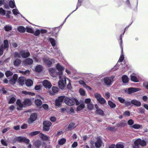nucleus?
Returning <instances> with one entry per match:
<instances>
[{
	"instance_id": "nucleus-20",
	"label": "nucleus",
	"mask_w": 148,
	"mask_h": 148,
	"mask_svg": "<svg viewBox=\"0 0 148 148\" xmlns=\"http://www.w3.org/2000/svg\"><path fill=\"white\" fill-rule=\"evenodd\" d=\"M122 82L124 84L128 83L129 81V78L126 75H124L122 76Z\"/></svg>"
},
{
	"instance_id": "nucleus-5",
	"label": "nucleus",
	"mask_w": 148,
	"mask_h": 148,
	"mask_svg": "<svg viewBox=\"0 0 148 148\" xmlns=\"http://www.w3.org/2000/svg\"><path fill=\"white\" fill-rule=\"evenodd\" d=\"M114 76H112L110 77H106L103 79V81L105 84L108 86H110L112 84L113 79L114 78Z\"/></svg>"
},
{
	"instance_id": "nucleus-45",
	"label": "nucleus",
	"mask_w": 148,
	"mask_h": 148,
	"mask_svg": "<svg viewBox=\"0 0 148 148\" xmlns=\"http://www.w3.org/2000/svg\"><path fill=\"white\" fill-rule=\"evenodd\" d=\"M79 92L81 95L84 96L85 95V92L84 89L82 88H80L79 90Z\"/></svg>"
},
{
	"instance_id": "nucleus-38",
	"label": "nucleus",
	"mask_w": 148,
	"mask_h": 148,
	"mask_svg": "<svg viewBox=\"0 0 148 148\" xmlns=\"http://www.w3.org/2000/svg\"><path fill=\"white\" fill-rule=\"evenodd\" d=\"M16 103L20 108L23 107V106H24L23 103H21V101L19 99H17L16 102Z\"/></svg>"
},
{
	"instance_id": "nucleus-61",
	"label": "nucleus",
	"mask_w": 148,
	"mask_h": 148,
	"mask_svg": "<svg viewBox=\"0 0 148 148\" xmlns=\"http://www.w3.org/2000/svg\"><path fill=\"white\" fill-rule=\"evenodd\" d=\"M127 123L129 125H131L133 124L134 122L132 119H130L128 120L127 122Z\"/></svg>"
},
{
	"instance_id": "nucleus-64",
	"label": "nucleus",
	"mask_w": 148,
	"mask_h": 148,
	"mask_svg": "<svg viewBox=\"0 0 148 148\" xmlns=\"http://www.w3.org/2000/svg\"><path fill=\"white\" fill-rule=\"evenodd\" d=\"M140 146L138 144H136L135 141L134 142V145L132 146V148H139Z\"/></svg>"
},
{
	"instance_id": "nucleus-2",
	"label": "nucleus",
	"mask_w": 148,
	"mask_h": 148,
	"mask_svg": "<svg viewBox=\"0 0 148 148\" xmlns=\"http://www.w3.org/2000/svg\"><path fill=\"white\" fill-rule=\"evenodd\" d=\"M75 103L77 105L79 104V101L76 99L73 98H69L68 97L65 98V103L69 106H72Z\"/></svg>"
},
{
	"instance_id": "nucleus-36",
	"label": "nucleus",
	"mask_w": 148,
	"mask_h": 148,
	"mask_svg": "<svg viewBox=\"0 0 148 148\" xmlns=\"http://www.w3.org/2000/svg\"><path fill=\"white\" fill-rule=\"evenodd\" d=\"M24 78L23 77H20L18 78L19 83L21 85H23V84H24Z\"/></svg>"
},
{
	"instance_id": "nucleus-3",
	"label": "nucleus",
	"mask_w": 148,
	"mask_h": 148,
	"mask_svg": "<svg viewBox=\"0 0 148 148\" xmlns=\"http://www.w3.org/2000/svg\"><path fill=\"white\" fill-rule=\"evenodd\" d=\"M96 141L95 140L93 139V140H91L90 141V144L92 145H93L94 144V142L95 141V147L97 148H99L101 146L102 141L98 137L96 138Z\"/></svg>"
},
{
	"instance_id": "nucleus-12",
	"label": "nucleus",
	"mask_w": 148,
	"mask_h": 148,
	"mask_svg": "<svg viewBox=\"0 0 148 148\" xmlns=\"http://www.w3.org/2000/svg\"><path fill=\"white\" fill-rule=\"evenodd\" d=\"M135 143L136 144L140 145L142 147L145 146L147 145L146 142L145 140L140 138H138L135 140Z\"/></svg>"
},
{
	"instance_id": "nucleus-58",
	"label": "nucleus",
	"mask_w": 148,
	"mask_h": 148,
	"mask_svg": "<svg viewBox=\"0 0 148 148\" xmlns=\"http://www.w3.org/2000/svg\"><path fill=\"white\" fill-rule=\"evenodd\" d=\"M16 81L12 79L9 81V83L10 84L14 85L16 83Z\"/></svg>"
},
{
	"instance_id": "nucleus-37",
	"label": "nucleus",
	"mask_w": 148,
	"mask_h": 148,
	"mask_svg": "<svg viewBox=\"0 0 148 148\" xmlns=\"http://www.w3.org/2000/svg\"><path fill=\"white\" fill-rule=\"evenodd\" d=\"M49 40L51 42L52 46L54 47L56 45V41L54 38H50L49 39Z\"/></svg>"
},
{
	"instance_id": "nucleus-52",
	"label": "nucleus",
	"mask_w": 148,
	"mask_h": 148,
	"mask_svg": "<svg viewBox=\"0 0 148 148\" xmlns=\"http://www.w3.org/2000/svg\"><path fill=\"white\" fill-rule=\"evenodd\" d=\"M21 54H20V50L19 51V52L18 53L17 52H16L14 54V57H18V58H21Z\"/></svg>"
},
{
	"instance_id": "nucleus-39",
	"label": "nucleus",
	"mask_w": 148,
	"mask_h": 148,
	"mask_svg": "<svg viewBox=\"0 0 148 148\" xmlns=\"http://www.w3.org/2000/svg\"><path fill=\"white\" fill-rule=\"evenodd\" d=\"M76 127L75 124L73 123H71L69 125L68 128L70 130L72 129L75 128Z\"/></svg>"
},
{
	"instance_id": "nucleus-57",
	"label": "nucleus",
	"mask_w": 148,
	"mask_h": 148,
	"mask_svg": "<svg viewBox=\"0 0 148 148\" xmlns=\"http://www.w3.org/2000/svg\"><path fill=\"white\" fill-rule=\"evenodd\" d=\"M79 84L82 85L84 87H85L86 85L85 82L82 80L79 81Z\"/></svg>"
},
{
	"instance_id": "nucleus-26",
	"label": "nucleus",
	"mask_w": 148,
	"mask_h": 148,
	"mask_svg": "<svg viewBox=\"0 0 148 148\" xmlns=\"http://www.w3.org/2000/svg\"><path fill=\"white\" fill-rule=\"evenodd\" d=\"M42 66L40 65H37L35 69V71L38 72H40L42 71Z\"/></svg>"
},
{
	"instance_id": "nucleus-41",
	"label": "nucleus",
	"mask_w": 148,
	"mask_h": 148,
	"mask_svg": "<svg viewBox=\"0 0 148 148\" xmlns=\"http://www.w3.org/2000/svg\"><path fill=\"white\" fill-rule=\"evenodd\" d=\"M40 131H38L33 132L30 133L29 135L30 136H34L40 133Z\"/></svg>"
},
{
	"instance_id": "nucleus-17",
	"label": "nucleus",
	"mask_w": 148,
	"mask_h": 148,
	"mask_svg": "<svg viewBox=\"0 0 148 148\" xmlns=\"http://www.w3.org/2000/svg\"><path fill=\"white\" fill-rule=\"evenodd\" d=\"M52 90L53 92H51V91H49L50 95H54L55 93H58L59 91L58 88L55 86H53L52 87Z\"/></svg>"
},
{
	"instance_id": "nucleus-42",
	"label": "nucleus",
	"mask_w": 148,
	"mask_h": 148,
	"mask_svg": "<svg viewBox=\"0 0 148 148\" xmlns=\"http://www.w3.org/2000/svg\"><path fill=\"white\" fill-rule=\"evenodd\" d=\"M15 5L14 3L12 1L10 0L9 1V6L12 8H14Z\"/></svg>"
},
{
	"instance_id": "nucleus-7",
	"label": "nucleus",
	"mask_w": 148,
	"mask_h": 148,
	"mask_svg": "<svg viewBox=\"0 0 148 148\" xmlns=\"http://www.w3.org/2000/svg\"><path fill=\"white\" fill-rule=\"evenodd\" d=\"M20 54H21V57L23 58H27L30 55V53L27 50H20Z\"/></svg>"
},
{
	"instance_id": "nucleus-19",
	"label": "nucleus",
	"mask_w": 148,
	"mask_h": 148,
	"mask_svg": "<svg viewBox=\"0 0 148 148\" xmlns=\"http://www.w3.org/2000/svg\"><path fill=\"white\" fill-rule=\"evenodd\" d=\"M131 80L135 82H138L139 80L138 78L135 76L134 73H133L130 75Z\"/></svg>"
},
{
	"instance_id": "nucleus-10",
	"label": "nucleus",
	"mask_w": 148,
	"mask_h": 148,
	"mask_svg": "<svg viewBox=\"0 0 148 148\" xmlns=\"http://www.w3.org/2000/svg\"><path fill=\"white\" fill-rule=\"evenodd\" d=\"M37 117V114L35 113H33L30 116L28 120V123H32L35 121Z\"/></svg>"
},
{
	"instance_id": "nucleus-40",
	"label": "nucleus",
	"mask_w": 148,
	"mask_h": 148,
	"mask_svg": "<svg viewBox=\"0 0 148 148\" xmlns=\"http://www.w3.org/2000/svg\"><path fill=\"white\" fill-rule=\"evenodd\" d=\"M26 32H27L32 34L34 33V31L32 28H30L28 27H26Z\"/></svg>"
},
{
	"instance_id": "nucleus-23",
	"label": "nucleus",
	"mask_w": 148,
	"mask_h": 148,
	"mask_svg": "<svg viewBox=\"0 0 148 148\" xmlns=\"http://www.w3.org/2000/svg\"><path fill=\"white\" fill-rule=\"evenodd\" d=\"M33 82L31 79H27L25 82L26 85L28 87H29L32 86L33 84Z\"/></svg>"
},
{
	"instance_id": "nucleus-9",
	"label": "nucleus",
	"mask_w": 148,
	"mask_h": 148,
	"mask_svg": "<svg viewBox=\"0 0 148 148\" xmlns=\"http://www.w3.org/2000/svg\"><path fill=\"white\" fill-rule=\"evenodd\" d=\"M17 141L19 143H25L26 144H29L30 140L26 138L25 137H22L21 136L17 137Z\"/></svg>"
},
{
	"instance_id": "nucleus-29",
	"label": "nucleus",
	"mask_w": 148,
	"mask_h": 148,
	"mask_svg": "<svg viewBox=\"0 0 148 148\" xmlns=\"http://www.w3.org/2000/svg\"><path fill=\"white\" fill-rule=\"evenodd\" d=\"M121 56L119 58V62H122L123 60L124 59V56L123 55V47L121 46Z\"/></svg>"
},
{
	"instance_id": "nucleus-8",
	"label": "nucleus",
	"mask_w": 148,
	"mask_h": 148,
	"mask_svg": "<svg viewBox=\"0 0 148 148\" xmlns=\"http://www.w3.org/2000/svg\"><path fill=\"white\" fill-rule=\"evenodd\" d=\"M64 97V96L59 97L55 100V105L58 107L60 106Z\"/></svg>"
},
{
	"instance_id": "nucleus-46",
	"label": "nucleus",
	"mask_w": 148,
	"mask_h": 148,
	"mask_svg": "<svg viewBox=\"0 0 148 148\" xmlns=\"http://www.w3.org/2000/svg\"><path fill=\"white\" fill-rule=\"evenodd\" d=\"M124 145L123 143H118L116 144V148H123Z\"/></svg>"
},
{
	"instance_id": "nucleus-63",
	"label": "nucleus",
	"mask_w": 148,
	"mask_h": 148,
	"mask_svg": "<svg viewBox=\"0 0 148 148\" xmlns=\"http://www.w3.org/2000/svg\"><path fill=\"white\" fill-rule=\"evenodd\" d=\"M125 123L124 121H122L119 124L118 126L119 127L121 126H123L125 125Z\"/></svg>"
},
{
	"instance_id": "nucleus-54",
	"label": "nucleus",
	"mask_w": 148,
	"mask_h": 148,
	"mask_svg": "<svg viewBox=\"0 0 148 148\" xmlns=\"http://www.w3.org/2000/svg\"><path fill=\"white\" fill-rule=\"evenodd\" d=\"M1 144L3 146H8V144L6 143V141L3 139H2L1 140Z\"/></svg>"
},
{
	"instance_id": "nucleus-32",
	"label": "nucleus",
	"mask_w": 148,
	"mask_h": 148,
	"mask_svg": "<svg viewBox=\"0 0 148 148\" xmlns=\"http://www.w3.org/2000/svg\"><path fill=\"white\" fill-rule=\"evenodd\" d=\"M34 103L36 105L38 106H40L42 104V102L40 99H36Z\"/></svg>"
},
{
	"instance_id": "nucleus-48",
	"label": "nucleus",
	"mask_w": 148,
	"mask_h": 148,
	"mask_svg": "<svg viewBox=\"0 0 148 148\" xmlns=\"http://www.w3.org/2000/svg\"><path fill=\"white\" fill-rule=\"evenodd\" d=\"M96 112L98 114L100 115H103L104 114L103 111L101 109H97L96 110Z\"/></svg>"
},
{
	"instance_id": "nucleus-44",
	"label": "nucleus",
	"mask_w": 148,
	"mask_h": 148,
	"mask_svg": "<svg viewBox=\"0 0 148 148\" xmlns=\"http://www.w3.org/2000/svg\"><path fill=\"white\" fill-rule=\"evenodd\" d=\"M13 74V73L10 71H7L5 72V75L7 77L10 76Z\"/></svg>"
},
{
	"instance_id": "nucleus-14",
	"label": "nucleus",
	"mask_w": 148,
	"mask_h": 148,
	"mask_svg": "<svg viewBox=\"0 0 148 148\" xmlns=\"http://www.w3.org/2000/svg\"><path fill=\"white\" fill-rule=\"evenodd\" d=\"M23 62L25 65H31L33 64V61L31 58H28L23 61Z\"/></svg>"
},
{
	"instance_id": "nucleus-13",
	"label": "nucleus",
	"mask_w": 148,
	"mask_h": 148,
	"mask_svg": "<svg viewBox=\"0 0 148 148\" xmlns=\"http://www.w3.org/2000/svg\"><path fill=\"white\" fill-rule=\"evenodd\" d=\"M23 103L25 107L30 106L32 104L31 99L29 98L25 99L23 102Z\"/></svg>"
},
{
	"instance_id": "nucleus-53",
	"label": "nucleus",
	"mask_w": 148,
	"mask_h": 148,
	"mask_svg": "<svg viewBox=\"0 0 148 148\" xmlns=\"http://www.w3.org/2000/svg\"><path fill=\"white\" fill-rule=\"evenodd\" d=\"M16 99L14 97H12L10 99V101L8 102L9 104L13 103L15 101Z\"/></svg>"
},
{
	"instance_id": "nucleus-22",
	"label": "nucleus",
	"mask_w": 148,
	"mask_h": 148,
	"mask_svg": "<svg viewBox=\"0 0 148 148\" xmlns=\"http://www.w3.org/2000/svg\"><path fill=\"white\" fill-rule=\"evenodd\" d=\"M17 30L20 32L23 33L26 31V28L23 26H19L17 28Z\"/></svg>"
},
{
	"instance_id": "nucleus-47",
	"label": "nucleus",
	"mask_w": 148,
	"mask_h": 148,
	"mask_svg": "<svg viewBox=\"0 0 148 148\" xmlns=\"http://www.w3.org/2000/svg\"><path fill=\"white\" fill-rule=\"evenodd\" d=\"M58 144L60 145H62L65 143V138H62L58 141Z\"/></svg>"
},
{
	"instance_id": "nucleus-56",
	"label": "nucleus",
	"mask_w": 148,
	"mask_h": 148,
	"mask_svg": "<svg viewBox=\"0 0 148 148\" xmlns=\"http://www.w3.org/2000/svg\"><path fill=\"white\" fill-rule=\"evenodd\" d=\"M0 14L2 15H4L5 14V10L2 8H0Z\"/></svg>"
},
{
	"instance_id": "nucleus-33",
	"label": "nucleus",
	"mask_w": 148,
	"mask_h": 148,
	"mask_svg": "<svg viewBox=\"0 0 148 148\" xmlns=\"http://www.w3.org/2000/svg\"><path fill=\"white\" fill-rule=\"evenodd\" d=\"M4 29L6 31L8 32L12 29V27L9 25H6L4 27Z\"/></svg>"
},
{
	"instance_id": "nucleus-25",
	"label": "nucleus",
	"mask_w": 148,
	"mask_h": 148,
	"mask_svg": "<svg viewBox=\"0 0 148 148\" xmlns=\"http://www.w3.org/2000/svg\"><path fill=\"white\" fill-rule=\"evenodd\" d=\"M21 60L20 59H16L14 62V65L16 66H18L21 63Z\"/></svg>"
},
{
	"instance_id": "nucleus-24",
	"label": "nucleus",
	"mask_w": 148,
	"mask_h": 148,
	"mask_svg": "<svg viewBox=\"0 0 148 148\" xmlns=\"http://www.w3.org/2000/svg\"><path fill=\"white\" fill-rule=\"evenodd\" d=\"M85 107V104L84 103H81L78 106L77 109V111H79L82 110Z\"/></svg>"
},
{
	"instance_id": "nucleus-31",
	"label": "nucleus",
	"mask_w": 148,
	"mask_h": 148,
	"mask_svg": "<svg viewBox=\"0 0 148 148\" xmlns=\"http://www.w3.org/2000/svg\"><path fill=\"white\" fill-rule=\"evenodd\" d=\"M99 103L101 104H104L106 102V101L105 99L103 97H101L98 101Z\"/></svg>"
},
{
	"instance_id": "nucleus-34",
	"label": "nucleus",
	"mask_w": 148,
	"mask_h": 148,
	"mask_svg": "<svg viewBox=\"0 0 148 148\" xmlns=\"http://www.w3.org/2000/svg\"><path fill=\"white\" fill-rule=\"evenodd\" d=\"M94 97L95 99H97L98 101L99 99H100L101 97V96L99 93L97 92H95L94 94Z\"/></svg>"
},
{
	"instance_id": "nucleus-50",
	"label": "nucleus",
	"mask_w": 148,
	"mask_h": 148,
	"mask_svg": "<svg viewBox=\"0 0 148 148\" xmlns=\"http://www.w3.org/2000/svg\"><path fill=\"white\" fill-rule=\"evenodd\" d=\"M132 127L135 129H138L141 127V126L139 124H135L132 126Z\"/></svg>"
},
{
	"instance_id": "nucleus-21",
	"label": "nucleus",
	"mask_w": 148,
	"mask_h": 148,
	"mask_svg": "<svg viewBox=\"0 0 148 148\" xmlns=\"http://www.w3.org/2000/svg\"><path fill=\"white\" fill-rule=\"evenodd\" d=\"M34 145L36 148H39L41 145V142L39 140H37L35 142Z\"/></svg>"
},
{
	"instance_id": "nucleus-49",
	"label": "nucleus",
	"mask_w": 148,
	"mask_h": 148,
	"mask_svg": "<svg viewBox=\"0 0 148 148\" xmlns=\"http://www.w3.org/2000/svg\"><path fill=\"white\" fill-rule=\"evenodd\" d=\"M5 49L3 47V45H2L0 46V55L3 54V51Z\"/></svg>"
},
{
	"instance_id": "nucleus-55",
	"label": "nucleus",
	"mask_w": 148,
	"mask_h": 148,
	"mask_svg": "<svg viewBox=\"0 0 148 148\" xmlns=\"http://www.w3.org/2000/svg\"><path fill=\"white\" fill-rule=\"evenodd\" d=\"M33 34L34 35L36 36H38L40 34V30L38 29H37L34 32Z\"/></svg>"
},
{
	"instance_id": "nucleus-60",
	"label": "nucleus",
	"mask_w": 148,
	"mask_h": 148,
	"mask_svg": "<svg viewBox=\"0 0 148 148\" xmlns=\"http://www.w3.org/2000/svg\"><path fill=\"white\" fill-rule=\"evenodd\" d=\"M118 100L121 103H123L125 102V99L121 97H118Z\"/></svg>"
},
{
	"instance_id": "nucleus-11",
	"label": "nucleus",
	"mask_w": 148,
	"mask_h": 148,
	"mask_svg": "<svg viewBox=\"0 0 148 148\" xmlns=\"http://www.w3.org/2000/svg\"><path fill=\"white\" fill-rule=\"evenodd\" d=\"M140 90V89L138 88L131 87L130 88L128 89H125V91L126 92H128L129 94H131L132 93L136 92Z\"/></svg>"
},
{
	"instance_id": "nucleus-43",
	"label": "nucleus",
	"mask_w": 148,
	"mask_h": 148,
	"mask_svg": "<svg viewBox=\"0 0 148 148\" xmlns=\"http://www.w3.org/2000/svg\"><path fill=\"white\" fill-rule=\"evenodd\" d=\"M59 27H56L54 28L53 30L52 33L53 34H57V33L59 31Z\"/></svg>"
},
{
	"instance_id": "nucleus-30",
	"label": "nucleus",
	"mask_w": 148,
	"mask_h": 148,
	"mask_svg": "<svg viewBox=\"0 0 148 148\" xmlns=\"http://www.w3.org/2000/svg\"><path fill=\"white\" fill-rule=\"evenodd\" d=\"M108 104L111 108H114L116 106V104L111 101H108Z\"/></svg>"
},
{
	"instance_id": "nucleus-15",
	"label": "nucleus",
	"mask_w": 148,
	"mask_h": 148,
	"mask_svg": "<svg viewBox=\"0 0 148 148\" xmlns=\"http://www.w3.org/2000/svg\"><path fill=\"white\" fill-rule=\"evenodd\" d=\"M43 85L45 88L48 89L50 88L52 86L51 84L47 80H44L43 82Z\"/></svg>"
},
{
	"instance_id": "nucleus-28",
	"label": "nucleus",
	"mask_w": 148,
	"mask_h": 148,
	"mask_svg": "<svg viewBox=\"0 0 148 148\" xmlns=\"http://www.w3.org/2000/svg\"><path fill=\"white\" fill-rule=\"evenodd\" d=\"M4 45L3 47L5 49H8L9 47L8 41L7 39L4 40L3 41Z\"/></svg>"
},
{
	"instance_id": "nucleus-35",
	"label": "nucleus",
	"mask_w": 148,
	"mask_h": 148,
	"mask_svg": "<svg viewBox=\"0 0 148 148\" xmlns=\"http://www.w3.org/2000/svg\"><path fill=\"white\" fill-rule=\"evenodd\" d=\"M22 93L23 94H24L25 95H29L31 96H34L35 95L34 93L31 92H27L25 91H22Z\"/></svg>"
},
{
	"instance_id": "nucleus-62",
	"label": "nucleus",
	"mask_w": 148,
	"mask_h": 148,
	"mask_svg": "<svg viewBox=\"0 0 148 148\" xmlns=\"http://www.w3.org/2000/svg\"><path fill=\"white\" fill-rule=\"evenodd\" d=\"M91 101L90 99L89 98L86 99L85 100V102L86 103L88 104L90 103V102Z\"/></svg>"
},
{
	"instance_id": "nucleus-4",
	"label": "nucleus",
	"mask_w": 148,
	"mask_h": 148,
	"mask_svg": "<svg viewBox=\"0 0 148 148\" xmlns=\"http://www.w3.org/2000/svg\"><path fill=\"white\" fill-rule=\"evenodd\" d=\"M51 123L49 121H45L43 122V129L44 131H48L50 129V127L51 125Z\"/></svg>"
},
{
	"instance_id": "nucleus-51",
	"label": "nucleus",
	"mask_w": 148,
	"mask_h": 148,
	"mask_svg": "<svg viewBox=\"0 0 148 148\" xmlns=\"http://www.w3.org/2000/svg\"><path fill=\"white\" fill-rule=\"evenodd\" d=\"M87 108L88 109L92 110L93 108V105L92 103H90L87 104Z\"/></svg>"
},
{
	"instance_id": "nucleus-6",
	"label": "nucleus",
	"mask_w": 148,
	"mask_h": 148,
	"mask_svg": "<svg viewBox=\"0 0 148 148\" xmlns=\"http://www.w3.org/2000/svg\"><path fill=\"white\" fill-rule=\"evenodd\" d=\"M43 63L49 67H50L54 62V60L53 59H50L49 58H44L43 59Z\"/></svg>"
},
{
	"instance_id": "nucleus-16",
	"label": "nucleus",
	"mask_w": 148,
	"mask_h": 148,
	"mask_svg": "<svg viewBox=\"0 0 148 148\" xmlns=\"http://www.w3.org/2000/svg\"><path fill=\"white\" fill-rule=\"evenodd\" d=\"M131 103L137 107L140 106L141 104V103L139 101L136 99L132 100L131 101Z\"/></svg>"
},
{
	"instance_id": "nucleus-18",
	"label": "nucleus",
	"mask_w": 148,
	"mask_h": 148,
	"mask_svg": "<svg viewBox=\"0 0 148 148\" xmlns=\"http://www.w3.org/2000/svg\"><path fill=\"white\" fill-rule=\"evenodd\" d=\"M40 137L43 140H48L50 138L49 136H47L46 135L42 133L40 134Z\"/></svg>"
},
{
	"instance_id": "nucleus-1",
	"label": "nucleus",
	"mask_w": 148,
	"mask_h": 148,
	"mask_svg": "<svg viewBox=\"0 0 148 148\" xmlns=\"http://www.w3.org/2000/svg\"><path fill=\"white\" fill-rule=\"evenodd\" d=\"M56 69L59 71L57 72V74L55 75L53 77H55L57 75H59V77L60 80L58 82V86L59 88L62 89H64L65 87V84L64 83V80L61 78L62 75V71L64 70V67L61 66L59 63H58L56 65Z\"/></svg>"
},
{
	"instance_id": "nucleus-59",
	"label": "nucleus",
	"mask_w": 148,
	"mask_h": 148,
	"mask_svg": "<svg viewBox=\"0 0 148 148\" xmlns=\"http://www.w3.org/2000/svg\"><path fill=\"white\" fill-rule=\"evenodd\" d=\"M123 115L125 116H129L130 115V113L129 111H126L123 113Z\"/></svg>"
},
{
	"instance_id": "nucleus-27",
	"label": "nucleus",
	"mask_w": 148,
	"mask_h": 148,
	"mask_svg": "<svg viewBox=\"0 0 148 148\" xmlns=\"http://www.w3.org/2000/svg\"><path fill=\"white\" fill-rule=\"evenodd\" d=\"M49 72L51 75H52L53 77L54 75H55L57 74V72L55 69L53 68H51L49 69Z\"/></svg>"
}]
</instances>
